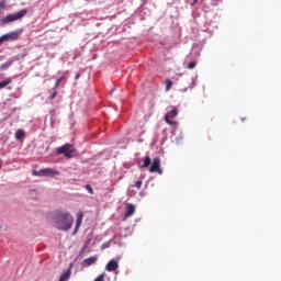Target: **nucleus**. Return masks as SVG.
I'll list each match as a JSON object with an SVG mask.
<instances>
[{"instance_id":"f257e3e1","label":"nucleus","mask_w":281,"mask_h":281,"mask_svg":"<svg viewBox=\"0 0 281 281\" xmlns=\"http://www.w3.org/2000/svg\"><path fill=\"white\" fill-rule=\"evenodd\" d=\"M55 228L63 232H68L74 223V217L68 211H57L53 216Z\"/></svg>"},{"instance_id":"f03ea898","label":"nucleus","mask_w":281,"mask_h":281,"mask_svg":"<svg viewBox=\"0 0 281 281\" xmlns=\"http://www.w3.org/2000/svg\"><path fill=\"white\" fill-rule=\"evenodd\" d=\"M57 156H64L66 159H72L78 156V151L72 144L66 143L56 148Z\"/></svg>"},{"instance_id":"7ed1b4c3","label":"nucleus","mask_w":281,"mask_h":281,"mask_svg":"<svg viewBox=\"0 0 281 281\" xmlns=\"http://www.w3.org/2000/svg\"><path fill=\"white\" fill-rule=\"evenodd\" d=\"M26 14H27L26 9H23V10L16 12V13L7 14L5 16L0 19V24L1 25H8L10 23L21 21L23 18H25Z\"/></svg>"},{"instance_id":"20e7f679","label":"nucleus","mask_w":281,"mask_h":281,"mask_svg":"<svg viewBox=\"0 0 281 281\" xmlns=\"http://www.w3.org/2000/svg\"><path fill=\"white\" fill-rule=\"evenodd\" d=\"M22 34V30H16L13 32H9L7 34H3L2 36H0V44L4 43V42H15L19 40V37Z\"/></svg>"},{"instance_id":"39448f33","label":"nucleus","mask_w":281,"mask_h":281,"mask_svg":"<svg viewBox=\"0 0 281 281\" xmlns=\"http://www.w3.org/2000/svg\"><path fill=\"white\" fill-rule=\"evenodd\" d=\"M177 116H178V109L176 106H172V110L168 111L167 114L165 115V121L170 126H177L178 122L170 120V119H175Z\"/></svg>"},{"instance_id":"423d86ee","label":"nucleus","mask_w":281,"mask_h":281,"mask_svg":"<svg viewBox=\"0 0 281 281\" xmlns=\"http://www.w3.org/2000/svg\"><path fill=\"white\" fill-rule=\"evenodd\" d=\"M149 172L150 173L158 172L159 175H162V170L160 168V158L159 157L154 158L153 165L149 168Z\"/></svg>"},{"instance_id":"0eeeda50","label":"nucleus","mask_w":281,"mask_h":281,"mask_svg":"<svg viewBox=\"0 0 281 281\" xmlns=\"http://www.w3.org/2000/svg\"><path fill=\"white\" fill-rule=\"evenodd\" d=\"M117 269H119V263L117 261H115V259H111V261L106 263L105 270L108 272H113V271H116Z\"/></svg>"},{"instance_id":"6e6552de","label":"nucleus","mask_w":281,"mask_h":281,"mask_svg":"<svg viewBox=\"0 0 281 281\" xmlns=\"http://www.w3.org/2000/svg\"><path fill=\"white\" fill-rule=\"evenodd\" d=\"M59 176V171L54 168H44V177L53 178Z\"/></svg>"},{"instance_id":"1a4fd4ad","label":"nucleus","mask_w":281,"mask_h":281,"mask_svg":"<svg viewBox=\"0 0 281 281\" xmlns=\"http://www.w3.org/2000/svg\"><path fill=\"white\" fill-rule=\"evenodd\" d=\"M134 213H135V205L132 203H128L126 205L125 218L133 216Z\"/></svg>"},{"instance_id":"9d476101","label":"nucleus","mask_w":281,"mask_h":281,"mask_svg":"<svg viewBox=\"0 0 281 281\" xmlns=\"http://www.w3.org/2000/svg\"><path fill=\"white\" fill-rule=\"evenodd\" d=\"M82 218H83V213H79L78 217H77V221H76V227H75V231H74V235L77 234V232L79 231V228L82 224Z\"/></svg>"},{"instance_id":"9b49d317","label":"nucleus","mask_w":281,"mask_h":281,"mask_svg":"<svg viewBox=\"0 0 281 281\" xmlns=\"http://www.w3.org/2000/svg\"><path fill=\"white\" fill-rule=\"evenodd\" d=\"M14 136H15V139H16V140H21V139L24 138L25 132L20 128V130H18V131L15 132Z\"/></svg>"},{"instance_id":"f8f14e48","label":"nucleus","mask_w":281,"mask_h":281,"mask_svg":"<svg viewBox=\"0 0 281 281\" xmlns=\"http://www.w3.org/2000/svg\"><path fill=\"white\" fill-rule=\"evenodd\" d=\"M11 83H12V79L11 78H7L5 80L0 81V90L4 89L5 87H8Z\"/></svg>"},{"instance_id":"ddd939ff","label":"nucleus","mask_w":281,"mask_h":281,"mask_svg":"<svg viewBox=\"0 0 281 281\" xmlns=\"http://www.w3.org/2000/svg\"><path fill=\"white\" fill-rule=\"evenodd\" d=\"M70 278V270H66L60 274L59 281H68Z\"/></svg>"},{"instance_id":"4468645a","label":"nucleus","mask_w":281,"mask_h":281,"mask_svg":"<svg viewBox=\"0 0 281 281\" xmlns=\"http://www.w3.org/2000/svg\"><path fill=\"white\" fill-rule=\"evenodd\" d=\"M98 260V257H89L88 259H85V263L90 267L92 266L93 263H95Z\"/></svg>"},{"instance_id":"2eb2a0df","label":"nucleus","mask_w":281,"mask_h":281,"mask_svg":"<svg viewBox=\"0 0 281 281\" xmlns=\"http://www.w3.org/2000/svg\"><path fill=\"white\" fill-rule=\"evenodd\" d=\"M151 159L150 157L147 155L144 159V164L142 165V168H148L150 166Z\"/></svg>"},{"instance_id":"dca6fc26","label":"nucleus","mask_w":281,"mask_h":281,"mask_svg":"<svg viewBox=\"0 0 281 281\" xmlns=\"http://www.w3.org/2000/svg\"><path fill=\"white\" fill-rule=\"evenodd\" d=\"M64 80H65V76L59 77V78L57 79L55 86L53 87V90H57V89L59 88L61 81H64Z\"/></svg>"},{"instance_id":"f3484780","label":"nucleus","mask_w":281,"mask_h":281,"mask_svg":"<svg viewBox=\"0 0 281 281\" xmlns=\"http://www.w3.org/2000/svg\"><path fill=\"white\" fill-rule=\"evenodd\" d=\"M32 175L34 177H44V169H40V170H33Z\"/></svg>"},{"instance_id":"a211bd4d","label":"nucleus","mask_w":281,"mask_h":281,"mask_svg":"<svg viewBox=\"0 0 281 281\" xmlns=\"http://www.w3.org/2000/svg\"><path fill=\"white\" fill-rule=\"evenodd\" d=\"M172 88V81L168 78L166 79V90L170 91Z\"/></svg>"},{"instance_id":"6ab92c4d","label":"nucleus","mask_w":281,"mask_h":281,"mask_svg":"<svg viewBox=\"0 0 281 281\" xmlns=\"http://www.w3.org/2000/svg\"><path fill=\"white\" fill-rule=\"evenodd\" d=\"M11 66V61H7L0 66V70H5Z\"/></svg>"},{"instance_id":"aec40b11","label":"nucleus","mask_w":281,"mask_h":281,"mask_svg":"<svg viewBox=\"0 0 281 281\" xmlns=\"http://www.w3.org/2000/svg\"><path fill=\"white\" fill-rule=\"evenodd\" d=\"M195 67H196V61L193 60V61H190V63H189V65H188L187 68H188L189 70H193Z\"/></svg>"},{"instance_id":"412c9836","label":"nucleus","mask_w":281,"mask_h":281,"mask_svg":"<svg viewBox=\"0 0 281 281\" xmlns=\"http://www.w3.org/2000/svg\"><path fill=\"white\" fill-rule=\"evenodd\" d=\"M85 189L88 191L89 194H91V195L93 194V189L90 184H86Z\"/></svg>"},{"instance_id":"4be33fe9","label":"nucleus","mask_w":281,"mask_h":281,"mask_svg":"<svg viewBox=\"0 0 281 281\" xmlns=\"http://www.w3.org/2000/svg\"><path fill=\"white\" fill-rule=\"evenodd\" d=\"M58 92L56 91V89L54 90V92L52 93V95L48 98L49 101H53L57 98Z\"/></svg>"},{"instance_id":"5701e85b","label":"nucleus","mask_w":281,"mask_h":281,"mask_svg":"<svg viewBox=\"0 0 281 281\" xmlns=\"http://www.w3.org/2000/svg\"><path fill=\"white\" fill-rule=\"evenodd\" d=\"M142 186H143V181H142V180L136 181L135 188H137L138 190H140Z\"/></svg>"},{"instance_id":"b1692460","label":"nucleus","mask_w":281,"mask_h":281,"mask_svg":"<svg viewBox=\"0 0 281 281\" xmlns=\"http://www.w3.org/2000/svg\"><path fill=\"white\" fill-rule=\"evenodd\" d=\"M105 274L104 272L102 274H100L97 279H94V281H104Z\"/></svg>"},{"instance_id":"393cba45","label":"nucleus","mask_w":281,"mask_h":281,"mask_svg":"<svg viewBox=\"0 0 281 281\" xmlns=\"http://www.w3.org/2000/svg\"><path fill=\"white\" fill-rule=\"evenodd\" d=\"M0 9L4 10L5 9V1H0Z\"/></svg>"},{"instance_id":"a878e982","label":"nucleus","mask_w":281,"mask_h":281,"mask_svg":"<svg viewBox=\"0 0 281 281\" xmlns=\"http://www.w3.org/2000/svg\"><path fill=\"white\" fill-rule=\"evenodd\" d=\"M199 2V0H193L192 5H195Z\"/></svg>"},{"instance_id":"bb28decb","label":"nucleus","mask_w":281,"mask_h":281,"mask_svg":"<svg viewBox=\"0 0 281 281\" xmlns=\"http://www.w3.org/2000/svg\"><path fill=\"white\" fill-rule=\"evenodd\" d=\"M79 78H80V75L77 74L76 77H75V79L78 80Z\"/></svg>"},{"instance_id":"cd10ccee","label":"nucleus","mask_w":281,"mask_h":281,"mask_svg":"<svg viewBox=\"0 0 281 281\" xmlns=\"http://www.w3.org/2000/svg\"><path fill=\"white\" fill-rule=\"evenodd\" d=\"M2 165H3V164H2V161L0 160V170H1V168H2Z\"/></svg>"}]
</instances>
